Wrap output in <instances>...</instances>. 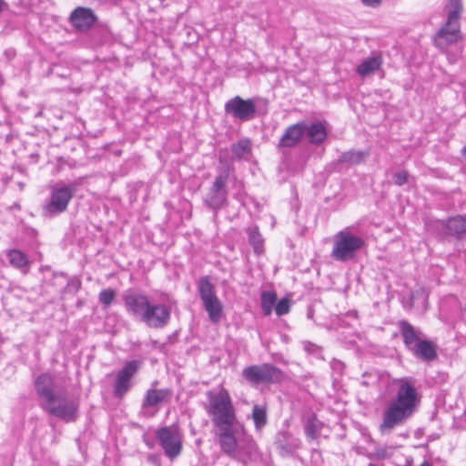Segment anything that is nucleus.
<instances>
[{
	"label": "nucleus",
	"instance_id": "obj_1",
	"mask_svg": "<svg viewBox=\"0 0 466 466\" xmlns=\"http://www.w3.org/2000/svg\"><path fill=\"white\" fill-rule=\"evenodd\" d=\"M208 414L217 428V437L221 451L234 457L238 448L236 434L240 427L228 391L221 389L217 394L209 397Z\"/></svg>",
	"mask_w": 466,
	"mask_h": 466
},
{
	"label": "nucleus",
	"instance_id": "obj_2",
	"mask_svg": "<svg viewBox=\"0 0 466 466\" xmlns=\"http://www.w3.org/2000/svg\"><path fill=\"white\" fill-rule=\"evenodd\" d=\"M35 390L40 399V407L49 415L66 422L75 421L78 413V402L65 394L55 391V381L48 373L40 374L35 380Z\"/></svg>",
	"mask_w": 466,
	"mask_h": 466
},
{
	"label": "nucleus",
	"instance_id": "obj_3",
	"mask_svg": "<svg viewBox=\"0 0 466 466\" xmlns=\"http://www.w3.org/2000/svg\"><path fill=\"white\" fill-rule=\"evenodd\" d=\"M419 403L415 387L406 379L400 380L396 400L391 401L383 413V420L380 426L382 434H389L411 417Z\"/></svg>",
	"mask_w": 466,
	"mask_h": 466
},
{
	"label": "nucleus",
	"instance_id": "obj_4",
	"mask_svg": "<svg viewBox=\"0 0 466 466\" xmlns=\"http://www.w3.org/2000/svg\"><path fill=\"white\" fill-rule=\"evenodd\" d=\"M365 245L360 237L352 234L350 230L344 229L336 233L333 237V248L331 257L340 262L353 259L359 250Z\"/></svg>",
	"mask_w": 466,
	"mask_h": 466
},
{
	"label": "nucleus",
	"instance_id": "obj_5",
	"mask_svg": "<svg viewBox=\"0 0 466 466\" xmlns=\"http://www.w3.org/2000/svg\"><path fill=\"white\" fill-rule=\"evenodd\" d=\"M78 187V183L74 181L65 183L59 181L51 187L48 203L44 207L46 213L50 215L60 214L66 210Z\"/></svg>",
	"mask_w": 466,
	"mask_h": 466
},
{
	"label": "nucleus",
	"instance_id": "obj_6",
	"mask_svg": "<svg viewBox=\"0 0 466 466\" xmlns=\"http://www.w3.org/2000/svg\"><path fill=\"white\" fill-rule=\"evenodd\" d=\"M199 297L210 320L217 323L222 314V304L214 293V287L208 277L201 278L198 283Z\"/></svg>",
	"mask_w": 466,
	"mask_h": 466
},
{
	"label": "nucleus",
	"instance_id": "obj_7",
	"mask_svg": "<svg viewBox=\"0 0 466 466\" xmlns=\"http://www.w3.org/2000/svg\"><path fill=\"white\" fill-rule=\"evenodd\" d=\"M156 438L164 450L165 455L171 461L181 454L182 437L176 428H159L156 432Z\"/></svg>",
	"mask_w": 466,
	"mask_h": 466
},
{
	"label": "nucleus",
	"instance_id": "obj_8",
	"mask_svg": "<svg viewBox=\"0 0 466 466\" xmlns=\"http://www.w3.org/2000/svg\"><path fill=\"white\" fill-rule=\"evenodd\" d=\"M281 371L271 364L252 365L242 370L243 378L252 384L271 383L279 381Z\"/></svg>",
	"mask_w": 466,
	"mask_h": 466
},
{
	"label": "nucleus",
	"instance_id": "obj_9",
	"mask_svg": "<svg viewBox=\"0 0 466 466\" xmlns=\"http://www.w3.org/2000/svg\"><path fill=\"white\" fill-rule=\"evenodd\" d=\"M228 172L218 174L213 181L208 192L205 196L204 202L211 209L217 211L220 209L227 201Z\"/></svg>",
	"mask_w": 466,
	"mask_h": 466
},
{
	"label": "nucleus",
	"instance_id": "obj_10",
	"mask_svg": "<svg viewBox=\"0 0 466 466\" xmlns=\"http://www.w3.org/2000/svg\"><path fill=\"white\" fill-rule=\"evenodd\" d=\"M122 299L126 311L134 319L141 321L150 304L149 298L144 293L127 290L123 294Z\"/></svg>",
	"mask_w": 466,
	"mask_h": 466
},
{
	"label": "nucleus",
	"instance_id": "obj_11",
	"mask_svg": "<svg viewBox=\"0 0 466 466\" xmlns=\"http://www.w3.org/2000/svg\"><path fill=\"white\" fill-rule=\"evenodd\" d=\"M170 318L171 309L168 306L150 302L141 322L151 329H162L169 323Z\"/></svg>",
	"mask_w": 466,
	"mask_h": 466
},
{
	"label": "nucleus",
	"instance_id": "obj_12",
	"mask_svg": "<svg viewBox=\"0 0 466 466\" xmlns=\"http://www.w3.org/2000/svg\"><path fill=\"white\" fill-rule=\"evenodd\" d=\"M225 111L238 120L248 121L254 118L257 107L251 99L237 96L225 104Z\"/></svg>",
	"mask_w": 466,
	"mask_h": 466
},
{
	"label": "nucleus",
	"instance_id": "obj_13",
	"mask_svg": "<svg viewBox=\"0 0 466 466\" xmlns=\"http://www.w3.org/2000/svg\"><path fill=\"white\" fill-rule=\"evenodd\" d=\"M140 367L138 360H131L121 369L116 378L114 393L117 398H122L131 388V379Z\"/></svg>",
	"mask_w": 466,
	"mask_h": 466
},
{
	"label": "nucleus",
	"instance_id": "obj_14",
	"mask_svg": "<svg viewBox=\"0 0 466 466\" xmlns=\"http://www.w3.org/2000/svg\"><path fill=\"white\" fill-rule=\"evenodd\" d=\"M461 38L460 22L447 19L445 25L437 32L434 43L437 47L442 49L451 44L456 43Z\"/></svg>",
	"mask_w": 466,
	"mask_h": 466
},
{
	"label": "nucleus",
	"instance_id": "obj_15",
	"mask_svg": "<svg viewBox=\"0 0 466 466\" xmlns=\"http://www.w3.org/2000/svg\"><path fill=\"white\" fill-rule=\"evenodd\" d=\"M72 25L78 31H87L97 20L94 11L88 7H76L69 17Z\"/></svg>",
	"mask_w": 466,
	"mask_h": 466
},
{
	"label": "nucleus",
	"instance_id": "obj_16",
	"mask_svg": "<svg viewBox=\"0 0 466 466\" xmlns=\"http://www.w3.org/2000/svg\"><path fill=\"white\" fill-rule=\"evenodd\" d=\"M275 445L282 457L290 456L301 447L299 439L287 431H279L276 435Z\"/></svg>",
	"mask_w": 466,
	"mask_h": 466
},
{
	"label": "nucleus",
	"instance_id": "obj_17",
	"mask_svg": "<svg viewBox=\"0 0 466 466\" xmlns=\"http://www.w3.org/2000/svg\"><path fill=\"white\" fill-rule=\"evenodd\" d=\"M304 136L305 127H303L302 121L293 124L286 128L278 143V147H294L300 142Z\"/></svg>",
	"mask_w": 466,
	"mask_h": 466
},
{
	"label": "nucleus",
	"instance_id": "obj_18",
	"mask_svg": "<svg viewBox=\"0 0 466 466\" xmlns=\"http://www.w3.org/2000/svg\"><path fill=\"white\" fill-rule=\"evenodd\" d=\"M398 327L403 339L404 345L410 351H411L416 344L423 339L421 331L404 319L398 322Z\"/></svg>",
	"mask_w": 466,
	"mask_h": 466
},
{
	"label": "nucleus",
	"instance_id": "obj_19",
	"mask_svg": "<svg viewBox=\"0 0 466 466\" xmlns=\"http://www.w3.org/2000/svg\"><path fill=\"white\" fill-rule=\"evenodd\" d=\"M443 233L458 239H466V218L457 216L441 222Z\"/></svg>",
	"mask_w": 466,
	"mask_h": 466
},
{
	"label": "nucleus",
	"instance_id": "obj_20",
	"mask_svg": "<svg viewBox=\"0 0 466 466\" xmlns=\"http://www.w3.org/2000/svg\"><path fill=\"white\" fill-rule=\"evenodd\" d=\"M305 127V136L309 142L314 145L321 144L327 137V130L321 122L302 121Z\"/></svg>",
	"mask_w": 466,
	"mask_h": 466
},
{
	"label": "nucleus",
	"instance_id": "obj_21",
	"mask_svg": "<svg viewBox=\"0 0 466 466\" xmlns=\"http://www.w3.org/2000/svg\"><path fill=\"white\" fill-rule=\"evenodd\" d=\"M416 358L425 361H431L437 357L435 345L422 339L410 351Z\"/></svg>",
	"mask_w": 466,
	"mask_h": 466
},
{
	"label": "nucleus",
	"instance_id": "obj_22",
	"mask_svg": "<svg viewBox=\"0 0 466 466\" xmlns=\"http://www.w3.org/2000/svg\"><path fill=\"white\" fill-rule=\"evenodd\" d=\"M382 65L381 56L377 54L364 59L357 67L356 71L360 76H366L380 69Z\"/></svg>",
	"mask_w": 466,
	"mask_h": 466
},
{
	"label": "nucleus",
	"instance_id": "obj_23",
	"mask_svg": "<svg viewBox=\"0 0 466 466\" xmlns=\"http://www.w3.org/2000/svg\"><path fill=\"white\" fill-rule=\"evenodd\" d=\"M369 156L370 152L368 150L351 149L342 153L337 161L340 164H349L354 166L365 162Z\"/></svg>",
	"mask_w": 466,
	"mask_h": 466
},
{
	"label": "nucleus",
	"instance_id": "obj_24",
	"mask_svg": "<svg viewBox=\"0 0 466 466\" xmlns=\"http://www.w3.org/2000/svg\"><path fill=\"white\" fill-rule=\"evenodd\" d=\"M170 394L171 391L168 389H150L146 393V397L143 401V406L155 407L157 404L163 402L167 397L170 396Z\"/></svg>",
	"mask_w": 466,
	"mask_h": 466
},
{
	"label": "nucleus",
	"instance_id": "obj_25",
	"mask_svg": "<svg viewBox=\"0 0 466 466\" xmlns=\"http://www.w3.org/2000/svg\"><path fill=\"white\" fill-rule=\"evenodd\" d=\"M9 263L24 274L28 272L29 260L25 253L18 249H11L7 253Z\"/></svg>",
	"mask_w": 466,
	"mask_h": 466
},
{
	"label": "nucleus",
	"instance_id": "obj_26",
	"mask_svg": "<svg viewBox=\"0 0 466 466\" xmlns=\"http://www.w3.org/2000/svg\"><path fill=\"white\" fill-rule=\"evenodd\" d=\"M251 418L254 422L255 430L257 431H261L268 423L266 406L255 404L252 408Z\"/></svg>",
	"mask_w": 466,
	"mask_h": 466
},
{
	"label": "nucleus",
	"instance_id": "obj_27",
	"mask_svg": "<svg viewBox=\"0 0 466 466\" xmlns=\"http://www.w3.org/2000/svg\"><path fill=\"white\" fill-rule=\"evenodd\" d=\"M238 449H239L241 451H243L246 455L249 457L258 456L260 454L256 441L249 434H245L243 436V438L240 440Z\"/></svg>",
	"mask_w": 466,
	"mask_h": 466
},
{
	"label": "nucleus",
	"instance_id": "obj_28",
	"mask_svg": "<svg viewBox=\"0 0 466 466\" xmlns=\"http://www.w3.org/2000/svg\"><path fill=\"white\" fill-rule=\"evenodd\" d=\"M248 242L253 247L255 253L260 255L264 252V239L258 231V227H250L247 229Z\"/></svg>",
	"mask_w": 466,
	"mask_h": 466
},
{
	"label": "nucleus",
	"instance_id": "obj_29",
	"mask_svg": "<svg viewBox=\"0 0 466 466\" xmlns=\"http://www.w3.org/2000/svg\"><path fill=\"white\" fill-rule=\"evenodd\" d=\"M277 302L275 292L263 291L261 293V309L265 316H269Z\"/></svg>",
	"mask_w": 466,
	"mask_h": 466
},
{
	"label": "nucleus",
	"instance_id": "obj_30",
	"mask_svg": "<svg viewBox=\"0 0 466 466\" xmlns=\"http://www.w3.org/2000/svg\"><path fill=\"white\" fill-rule=\"evenodd\" d=\"M446 9L448 20L460 22L461 14L462 11L461 0H449Z\"/></svg>",
	"mask_w": 466,
	"mask_h": 466
},
{
	"label": "nucleus",
	"instance_id": "obj_31",
	"mask_svg": "<svg viewBox=\"0 0 466 466\" xmlns=\"http://www.w3.org/2000/svg\"><path fill=\"white\" fill-rule=\"evenodd\" d=\"M321 423L316 417L309 418L305 425V434L309 439H316Z\"/></svg>",
	"mask_w": 466,
	"mask_h": 466
},
{
	"label": "nucleus",
	"instance_id": "obj_32",
	"mask_svg": "<svg viewBox=\"0 0 466 466\" xmlns=\"http://www.w3.org/2000/svg\"><path fill=\"white\" fill-rule=\"evenodd\" d=\"M116 291L112 289H102L99 292L98 299L104 308L109 307L116 298Z\"/></svg>",
	"mask_w": 466,
	"mask_h": 466
},
{
	"label": "nucleus",
	"instance_id": "obj_33",
	"mask_svg": "<svg viewBox=\"0 0 466 466\" xmlns=\"http://www.w3.org/2000/svg\"><path fill=\"white\" fill-rule=\"evenodd\" d=\"M249 149V142L248 140H240L232 146V153L237 157H242Z\"/></svg>",
	"mask_w": 466,
	"mask_h": 466
},
{
	"label": "nucleus",
	"instance_id": "obj_34",
	"mask_svg": "<svg viewBox=\"0 0 466 466\" xmlns=\"http://www.w3.org/2000/svg\"><path fill=\"white\" fill-rule=\"evenodd\" d=\"M289 309H290V301L289 299H286V298L281 299L275 305V312L279 317L288 314L289 312Z\"/></svg>",
	"mask_w": 466,
	"mask_h": 466
},
{
	"label": "nucleus",
	"instance_id": "obj_35",
	"mask_svg": "<svg viewBox=\"0 0 466 466\" xmlns=\"http://www.w3.org/2000/svg\"><path fill=\"white\" fill-rule=\"evenodd\" d=\"M393 182L395 185L400 187L408 182V172L400 171L393 175Z\"/></svg>",
	"mask_w": 466,
	"mask_h": 466
},
{
	"label": "nucleus",
	"instance_id": "obj_36",
	"mask_svg": "<svg viewBox=\"0 0 466 466\" xmlns=\"http://www.w3.org/2000/svg\"><path fill=\"white\" fill-rule=\"evenodd\" d=\"M368 7L377 8L381 5L382 0H360Z\"/></svg>",
	"mask_w": 466,
	"mask_h": 466
},
{
	"label": "nucleus",
	"instance_id": "obj_37",
	"mask_svg": "<svg viewBox=\"0 0 466 466\" xmlns=\"http://www.w3.org/2000/svg\"><path fill=\"white\" fill-rule=\"evenodd\" d=\"M304 350L309 353H314L318 350V347L310 342H306L304 344Z\"/></svg>",
	"mask_w": 466,
	"mask_h": 466
},
{
	"label": "nucleus",
	"instance_id": "obj_38",
	"mask_svg": "<svg viewBox=\"0 0 466 466\" xmlns=\"http://www.w3.org/2000/svg\"><path fill=\"white\" fill-rule=\"evenodd\" d=\"M7 6V4L6 2H5L4 0H0V13L5 9V7Z\"/></svg>",
	"mask_w": 466,
	"mask_h": 466
},
{
	"label": "nucleus",
	"instance_id": "obj_39",
	"mask_svg": "<svg viewBox=\"0 0 466 466\" xmlns=\"http://www.w3.org/2000/svg\"><path fill=\"white\" fill-rule=\"evenodd\" d=\"M420 466H431V464L429 463L428 461H424Z\"/></svg>",
	"mask_w": 466,
	"mask_h": 466
},
{
	"label": "nucleus",
	"instance_id": "obj_40",
	"mask_svg": "<svg viewBox=\"0 0 466 466\" xmlns=\"http://www.w3.org/2000/svg\"><path fill=\"white\" fill-rule=\"evenodd\" d=\"M462 153H463V155L466 157V146L463 147V149H462Z\"/></svg>",
	"mask_w": 466,
	"mask_h": 466
},
{
	"label": "nucleus",
	"instance_id": "obj_41",
	"mask_svg": "<svg viewBox=\"0 0 466 466\" xmlns=\"http://www.w3.org/2000/svg\"><path fill=\"white\" fill-rule=\"evenodd\" d=\"M369 466H375L373 463H370Z\"/></svg>",
	"mask_w": 466,
	"mask_h": 466
},
{
	"label": "nucleus",
	"instance_id": "obj_42",
	"mask_svg": "<svg viewBox=\"0 0 466 466\" xmlns=\"http://www.w3.org/2000/svg\"><path fill=\"white\" fill-rule=\"evenodd\" d=\"M464 417H465V420H466V410H465V412H464Z\"/></svg>",
	"mask_w": 466,
	"mask_h": 466
}]
</instances>
